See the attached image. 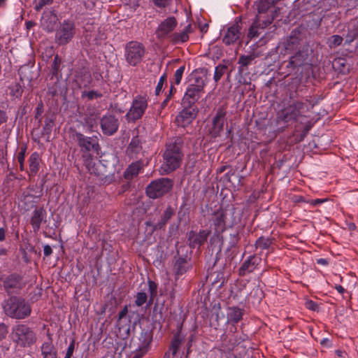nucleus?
I'll return each instance as SVG.
<instances>
[{
    "instance_id": "nucleus-51",
    "label": "nucleus",
    "mask_w": 358,
    "mask_h": 358,
    "mask_svg": "<svg viewBox=\"0 0 358 358\" xmlns=\"http://www.w3.org/2000/svg\"><path fill=\"white\" fill-rule=\"evenodd\" d=\"M90 157L91 156H88L85 160L86 166L91 173H94L96 176H99V173L97 171V169L95 167L96 164L91 158L90 159Z\"/></svg>"
},
{
    "instance_id": "nucleus-39",
    "label": "nucleus",
    "mask_w": 358,
    "mask_h": 358,
    "mask_svg": "<svg viewBox=\"0 0 358 358\" xmlns=\"http://www.w3.org/2000/svg\"><path fill=\"white\" fill-rule=\"evenodd\" d=\"M169 37L170 41L174 44L185 43L189 39V36L184 31L172 34Z\"/></svg>"
},
{
    "instance_id": "nucleus-50",
    "label": "nucleus",
    "mask_w": 358,
    "mask_h": 358,
    "mask_svg": "<svg viewBox=\"0 0 358 358\" xmlns=\"http://www.w3.org/2000/svg\"><path fill=\"white\" fill-rule=\"evenodd\" d=\"M54 125V118L52 116H47L45 120V124L43 127V131L45 134H48L51 132Z\"/></svg>"
},
{
    "instance_id": "nucleus-7",
    "label": "nucleus",
    "mask_w": 358,
    "mask_h": 358,
    "mask_svg": "<svg viewBox=\"0 0 358 358\" xmlns=\"http://www.w3.org/2000/svg\"><path fill=\"white\" fill-rule=\"evenodd\" d=\"M145 55V48L143 43L137 41H131L125 44L124 56L126 62L130 66L139 65Z\"/></svg>"
},
{
    "instance_id": "nucleus-42",
    "label": "nucleus",
    "mask_w": 358,
    "mask_h": 358,
    "mask_svg": "<svg viewBox=\"0 0 358 358\" xmlns=\"http://www.w3.org/2000/svg\"><path fill=\"white\" fill-rule=\"evenodd\" d=\"M164 85H167V74L166 73H164L159 78L158 83L157 84L155 94L156 96H158L160 94V93L162 92V89L164 87Z\"/></svg>"
},
{
    "instance_id": "nucleus-63",
    "label": "nucleus",
    "mask_w": 358,
    "mask_h": 358,
    "mask_svg": "<svg viewBox=\"0 0 358 358\" xmlns=\"http://www.w3.org/2000/svg\"><path fill=\"white\" fill-rule=\"evenodd\" d=\"M52 253V249L49 245H45L43 247V254L45 257H49Z\"/></svg>"
},
{
    "instance_id": "nucleus-3",
    "label": "nucleus",
    "mask_w": 358,
    "mask_h": 358,
    "mask_svg": "<svg viewBox=\"0 0 358 358\" xmlns=\"http://www.w3.org/2000/svg\"><path fill=\"white\" fill-rule=\"evenodd\" d=\"M206 83L207 76L206 75H198L197 71L193 73L190 76L181 101L196 105V103L204 93V87Z\"/></svg>"
},
{
    "instance_id": "nucleus-24",
    "label": "nucleus",
    "mask_w": 358,
    "mask_h": 358,
    "mask_svg": "<svg viewBox=\"0 0 358 358\" xmlns=\"http://www.w3.org/2000/svg\"><path fill=\"white\" fill-rule=\"evenodd\" d=\"M300 32L297 30H292L289 36L283 42L285 50L291 53L292 51L298 50L300 48Z\"/></svg>"
},
{
    "instance_id": "nucleus-1",
    "label": "nucleus",
    "mask_w": 358,
    "mask_h": 358,
    "mask_svg": "<svg viewBox=\"0 0 358 358\" xmlns=\"http://www.w3.org/2000/svg\"><path fill=\"white\" fill-rule=\"evenodd\" d=\"M278 0H259L255 2L257 14L256 19L249 29L248 37L257 38L260 33L259 29H264L270 25L278 15L279 8L275 6Z\"/></svg>"
},
{
    "instance_id": "nucleus-61",
    "label": "nucleus",
    "mask_w": 358,
    "mask_h": 358,
    "mask_svg": "<svg viewBox=\"0 0 358 358\" xmlns=\"http://www.w3.org/2000/svg\"><path fill=\"white\" fill-rule=\"evenodd\" d=\"M306 306L308 309L312 310H316L318 308V305L314 302L313 301H308L306 303Z\"/></svg>"
},
{
    "instance_id": "nucleus-43",
    "label": "nucleus",
    "mask_w": 358,
    "mask_h": 358,
    "mask_svg": "<svg viewBox=\"0 0 358 358\" xmlns=\"http://www.w3.org/2000/svg\"><path fill=\"white\" fill-rule=\"evenodd\" d=\"M103 96L102 93L99 91L90 90V91H83L81 94L82 98H87L88 100L92 101L98 98H101Z\"/></svg>"
},
{
    "instance_id": "nucleus-18",
    "label": "nucleus",
    "mask_w": 358,
    "mask_h": 358,
    "mask_svg": "<svg viewBox=\"0 0 358 358\" xmlns=\"http://www.w3.org/2000/svg\"><path fill=\"white\" fill-rule=\"evenodd\" d=\"M58 17L55 10L43 11L41 19V26L47 32H52L57 24Z\"/></svg>"
},
{
    "instance_id": "nucleus-35",
    "label": "nucleus",
    "mask_w": 358,
    "mask_h": 358,
    "mask_svg": "<svg viewBox=\"0 0 358 358\" xmlns=\"http://www.w3.org/2000/svg\"><path fill=\"white\" fill-rule=\"evenodd\" d=\"M190 268L189 263L183 257H179L174 265V269L177 275H181Z\"/></svg>"
},
{
    "instance_id": "nucleus-44",
    "label": "nucleus",
    "mask_w": 358,
    "mask_h": 358,
    "mask_svg": "<svg viewBox=\"0 0 358 358\" xmlns=\"http://www.w3.org/2000/svg\"><path fill=\"white\" fill-rule=\"evenodd\" d=\"M185 69V66L182 65L176 71L173 78V80H171V84L179 85L181 83V80H182Z\"/></svg>"
},
{
    "instance_id": "nucleus-36",
    "label": "nucleus",
    "mask_w": 358,
    "mask_h": 358,
    "mask_svg": "<svg viewBox=\"0 0 358 358\" xmlns=\"http://www.w3.org/2000/svg\"><path fill=\"white\" fill-rule=\"evenodd\" d=\"M98 113L92 112L85 115L84 123L90 131H94L98 126Z\"/></svg>"
},
{
    "instance_id": "nucleus-26",
    "label": "nucleus",
    "mask_w": 358,
    "mask_h": 358,
    "mask_svg": "<svg viewBox=\"0 0 358 358\" xmlns=\"http://www.w3.org/2000/svg\"><path fill=\"white\" fill-rule=\"evenodd\" d=\"M75 77L79 87H87L92 80L90 71L85 66L78 69L76 71Z\"/></svg>"
},
{
    "instance_id": "nucleus-56",
    "label": "nucleus",
    "mask_w": 358,
    "mask_h": 358,
    "mask_svg": "<svg viewBox=\"0 0 358 358\" xmlns=\"http://www.w3.org/2000/svg\"><path fill=\"white\" fill-rule=\"evenodd\" d=\"M43 112V103L41 102L40 103L38 104L37 107L36 108V110H35V115H34V117L36 120H38L39 122L41 121V115Z\"/></svg>"
},
{
    "instance_id": "nucleus-23",
    "label": "nucleus",
    "mask_w": 358,
    "mask_h": 358,
    "mask_svg": "<svg viewBox=\"0 0 358 358\" xmlns=\"http://www.w3.org/2000/svg\"><path fill=\"white\" fill-rule=\"evenodd\" d=\"M177 26V20L174 17H169L162 21L159 25L156 34L158 38H164Z\"/></svg>"
},
{
    "instance_id": "nucleus-20",
    "label": "nucleus",
    "mask_w": 358,
    "mask_h": 358,
    "mask_svg": "<svg viewBox=\"0 0 358 358\" xmlns=\"http://www.w3.org/2000/svg\"><path fill=\"white\" fill-rule=\"evenodd\" d=\"M241 20L236 21L234 24L227 28L226 33L222 38V42L226 45H230L236 43L241 37V27L240 23Z\"/></svg>"
},
{
    "instance_id": "nucleus-46",
    "label": "nucleus",
    "mask_w": 358,
    "mask_h": 358,
    "mask_svg": "<svg viewBox=\"0 0 358 358\" xmlns=\"http://www.w3.org/2000/svg\"><path fill=\"white\" fill-rule=\"evenodd\" d=\"M343 41V38L339 35H333L328 39L329 46L331 48H335L340 45Z\"/></svg>"
},
{
    "instance_id": "nucleus-17",
    "label": "nucleus",
    "mask_w": 358,
    "mask_h": 358,
    "mask_svg": "<svg viewBox=\"0 0 358 358\" xmlns=\"http://www.w3.org/2000/svg\"><path fill=\"white\" fill-rule=\"evenodd\" d=\"M303 108L304 103L303 102L296 101L281 111L280 118L285 122L296 120L301 115Z\"/></svg>"
},
{
    "instance_id": "nucleus-25",
    "label": "nucleus",
    "mask_w": 358,
    "mask_h": 358,
    "mask_svg": "<svg viewBox=\"0 0 358 358\" xmlns=\"http://www.w3.org/2000/svg\"><path fill=\"white\" fill-rule=\"evenodd\" d=\"M152 340V333L149 330H143L138 338L139 343H137L136 346V344L134 343L136 351L143 352V354H145L148 351V348L150 347Z\"/></svg>"
},
{
    "instance_id": "nucleus-45",
    "label": "nucleus",
    "mask_w": 358,
    "mask_h": 358,
    "mask_svg": "<svg viewBox=\"0 0 358 358\" xmlns=\"http://www.w3.org/2000/svg\"><path fill=\"white\" fill-rule=\"evenodd\" d=\"M176 92V89L173 84H171L169 92L166 94L165 99L162 102L160 108L164 109L168 104L169 101L172 99L174 94Z\"/></svg>"
},
{
    "instance_id": "nucleus-40",
    "label": "nucleus",
    "mask_w": 358,
    "mask_h": 358,
    "mask_svg": "<svg viewBox=\"0 0 358 358\" xmlns=\"http://www.w3.org/2000/svg\"><path fill=\"white\" fill-rule=\"evenodd\" d=\"M10 94L15 98H20L22 95L23 88L18 83H13L10 87Z\"/></svg>"
},
{
    "instance_id": "nucleus-22",
    "label": "nucleus",
    "mask_w": 358,
    "mask_h": 358,
    "mask_svg": "<svg viewBox=\"0 0 358 358\" xmlns=\"http://www.w3.org/2000/svg\"><path fill=\"white\" fill-rule=\"evenodd\" d=\"M240 342L241 338H238L234 332L231 334H224L222 336V343L219 350L224 353H230Z\"/></svg>"
},
{
    "instance_id": "nucleus-5",
    "label": "nucleus",
    "mask_w": 358,
    "mask_h": 358,
    "mask_svg": "<svg viewBox=\"0 0 358 358\" xmlns=\"http://www.w3.org/2000/svg\"><path fill=\"white\" fill-rule=\"evenodd\" d=\"M11 339L20 348L31 346L36 341V336L27 324H18L13 327Z\"/></svg>"
},
{
    "instance_id": "nucleus-29",
    "label": "nucleus",
    "mask_w": 358,
    "mask_h": 358,
    "mask_svg": "<svg viewBox=\"0 0 358 358\" xmlns=\"http://www.w3.org/2000/svg\"><path fill=\"white\" fill-rule=\"evenodd\" d=\"M46 212L43 208L35 209L33 212L30 223L35 232L38 231L41 227V224L43 221L46 222Z\"/></svg>"
},
{
    "instance_id": "nucleus-19",
    "label": "nucleus",
    "mask_w": 358,
    "mask_h": 358,
    "mask_svg": "<svg viewBox=\"0 0 358 358\" xmlns=\"http://www.w3.org/2000/svg\"><path fill=\"white\" fill-rule=\"evenodd\" d=\"M226 115L227 112L223 107L217 109L216 114L213 119L212 128L210 131L211 137H218L223 131Z\"/></svg>"
},
{
    "instance_id": "nucleus-4",
    "label": "nucleus",
    "mask_w": 358,
    "mask_h": 358,
    "mask_svg": "<svg viewBox=\"0 0 358 358\" xmlns=\"http://www.w3.org/2000/svg\"><path fill=\"white\" fill-rule=\"evenodd\" d=\"M2 306L5 314L13 319H24L31 312L29 303L22 297L10 296L3 301Z\"/></svg>"
},
{
    "instance_id": "nucleus-9",
    "label": "nucleus",
    "mask_w": 358,
    "mask_h": 358,
    "mask_svg": "<svg viewBox=\"0 0 358 358\" xmlns=\"http://www.w3.org/2000/svg\"><path fill=\"white\" fill-rule=\"evenodd\" d=\"M182 110L176 115L175 122L178 127H186L196 117L199 109L196 105L181 101Z\"/></svg>"
},
{
    "instance_id": "nucleus-59",
    "label": "nucleus",
    "mask_w": 358,
    "mask_h": 358,
    "mask_svg": "<svg viewBox=\"0 0 358 358\" xmlns=\"http://www.w3.org/2000/svg\"><path fill=\"white\" fill-rule=\"evenodd\" d=\"M128 313V308H127V306H125L122 309V310L118 313V318H117V322H118V324H120L122 320L126 317V315H127Z\"/></svg>"
},
{
    "instance_id": "nucleus-64",
    "label": "nucleus",
    "mask_w": 358,
    "mask_h": 358,
    "mask_svg": "<svg viewBox=\"0 0 358 358\" xmlns=\"http://www.w3.org/2000/svg\"><path fill=\"white\" fill-rule=\"evenodd\" d=\"M6 227H0V242L3 241L6 239Z\"/></svg>"
},
{
    "instance_id": "nucleus-12",
    "label": "nucleus",
    "mask_w": 358,
    "mask_h": 358,
    "mask_svg": "<svg viewBox=\"0 0 358 358\" xmlns=\"http://www.w3.org/2000/svg\"><path fill=\"white\" fill-rule=\"evenodd\" d=\"M75 24L71 20H64L55 34V41L59 45L67 44L75 34Z\"/></svg>"
},
{
    "instance_id": "nucleus-58",
    "label": "nucleus",
    "mask_w": 358,
    "mask_h": 358,
    "mask_svg": "<svg viewBox=\"0 0 358 358\" xmlns=\"http://www.w3.org/2000/svg\"><path fill=\"white\" fill-rule=\"evenodd\" d=\"M311 127H312L311 124H306L304 127V128L303 129L301 134L300 135L299 141H302L304 139V138L307 136L309 131L310 130Z\"/></svg>"
},
{
    "instance_id": "nucleus-52",
    "label": "nucleus",
    "mask_w": 358,
    "mask_h": 358,
    "mask_svg": "<svg viewBox=\"0 0 358 358\" xmlns=\"http://www.w3.org/2000/svg\"><path fill=\"white\" fill-rule=\"evenodd\" d=\"M136 299L135 301V303L137 306H142L148 299V296L145 292H140L136 294Z\"/></svg>"
},
{
    "instance_id": "nucleus-57",
    "label": "nucleus",
    "mask_w": 358,
    "mask_h": 358,
    "mask_svg": "<svg viewBox=\"0 0 358 358\" xmlns=\"http://www.w3.org/2000/svg\"><path fill=\"white\" fill-rule=\"evenodd\" d=\"M8 334V326L4 323H0V341L6 337Z\"/></svg>"
},
{
    "instance_id": "nucleus-33",
    "label": "nucleus",
    "mask_w": 358,
    "mask_h": 358,
    "mask_svg": "<svg viewBox=\"0 0 358 358\" xmlns=\"http://www.w3.org/2000/svg\"><path fill=\"white\" fill-rule=\"evenodd\" d=\"M255 57L254 55H241L238 60V64L240 65L238 67L239 74L245 73L248 71V66L252 64V62L255 59Z\"/></svg>"
},
{
    "instance_id": "nucleus-55",
    "label": "nucleus",
    "mask_w": 358,
    "mask_h": 358,
    "mask_svg": "<svg viewBox=\"0 0 358 358\" xmlns=\"http://www.w3.org/2000/svg\"><path fill=\"white\" fill-rule=\"evenodd\" d=\"M27 150V146L22 145L20 148V152L17 153V159L19 164H22V162H24L25 159V153Z\"/></svg>"
},
{
    "instance_id": "nucleus-34",
    "label": "nucleus",
    "mask_w": 358,
    "mask_h": 358,
    "mask_svg": "<svg viewBox=\"0 0 358 358\" xmlns=\"http://www.w3.org/2000/svg\"><path fill=\"white\" fill-rule=\"evenodd\" d=\"M243 310L238 307H229L227 313L228 322L238 323L243 317Z\"/></svg>"
},
{
    "instance_id": "nucleus-54",
    "label": "nucleus",
    "mask_w": 358,
    "mask_h": 358,
    "mask_svg": "<svg viewBox=\"0 0 358 358\" xmlns=\"http://www.w3.org/2000/svg\"><path fill=\"white\" fill-rule=\"evenodd\" d=\"M27 71H29V67H22L20 69L19 75L20 76V80L22 81H24V80L31 81L32 80L31 76H29L27 75Z\"/></svg>"
},
{
    "instance_id": "nucleus-38",
    "label": "nucleus",
    "mask_w": 358,
    "mask_h": 358,
    "mask_svg": "<svg viewBox=\"0 0 358 358\" xmlns=\"http://www.w3.org/2000/svg\"><path fill=\"white\" fill-rule=\"evenodd\" d=\"M273 238L269 237L260 236L255 242L256 248L267 250L273 243Z\"/></svg>"
},
{
    "instance_id": "nucleus-60",
    "label": "nucleus",
    "mask_w": 358,
    "mask_h": 358,
    "mask_svg": "<svg viewBox=\"0 0 358 358\" xmlns=\"http://www.w3.org/2000/svg\"><path fill=\"white\" fill-rule=\"evenodd\" d=\"M171 0H153L155 5L159 8H165Z\"/></svg>"
},
{
    "instance_id": "nucleus-62",
    "label": "nucleus",
    "mask_w": 358,
    "mask_h": 358,
    "mask_svg": "<svg viewBox=\"0 0 358 358\" xmlns=\"http://www.w3.org/2000/svg\"><path fill=\"white\" fill-rule=\"evenodd\" d=\"M8 115L6 111L0 110V126L8 121Z\"/></svg>"
},
{
    "instance_id": "nucleus-11",
    "label": "nucleus",
    "mask_w": 358,
    "mask_h": 358,
    "mask_svg": "<svg viewBox=\"0 0 358 358\" xmlns=\"http://www.w3.org/2000/svg\"><path fill=\"white\" fill-rule=\"evenodd\" d=\"M229 214L232 215L233 213L231 210L223 209H219L212 214L210 219L212 222L211 226L213 227L215 233H222L227 227H232L235 224L234 220H229L228 219L227 216Z\"/></svg>"
},
{
    "instance_id": "nucleus-27",
    "label": "nucleus",
    "mask_w": 358,
    "mask_h": 358,
    "mask_svg": "<svg viewBox=\"0 0 358 358\" xmlns=\"http://www.w3.org/2000/svg\"><path fill=\"white\" fill-rule=\"evenodd\" d=\"M41 352L43 358H59L57 349L52 343L50 337L42 344Z\"/></svg>"
},
{
    "instance_id": "nucleus-15",
    "label": "nucleus",
    "mask_w": 358,
    "mask_h": 358,
    "mask_svg": "<svg viewBox=\"0 0 358 358\" xmlns=\"http://www.w3.org/2000/svg\"><path fill=\"white\" fill-rule=\"evenodd\" d=\"M211 234V231L208 229H201L199 232L190 231L187 234V240L189 245L192 248H199L208 240Z\"/></svg>"
},
{
    "instance_id": "nucleus-10",
    "label": "nucleus",
    "mask_w": 358,
    "mask_h": 358,
    "mask_svg": "<svg viewBox=\"0 0 358 358\" xmlns=\"http://www.w3.org/2000/svg\"><path fill=\"white\" fill-rule=\"evenodd\" d=\"M148 97L145 95H137L133 101L131 106L126 115L129 121L136 122L141 118L148 108Z\"/></svg>"
},
{
    "instance_id": "nucleus-41",
    "label": "nucleus",
    "mask_w": 358,
    "mask_h": 358,
    "mask_svg": "<svg viewBox=\"0 0 358 358\" xmlns=\"http://www.w3.org/2000/svg\"><path fill=\"white\" fill-rule=\"evenodd\" d=\"M227 69V65L223 64H220L215 67L213 76L215 83H217L220 80L222 76L226 73Z\"/></svg>"
},
{
    "instance_id": "nucleus-13",
    "label": "nucleus",
    "mask_w": 358,
    "mask_h": 358,
    "mask_svg": "<svg viewBox=\"0 0 358 358\" xmlns=\"http://www.w3.org/2000/svg\"><path fill=\"white\" fill-rule=\"evenodd\" d=\"M74 139L83 152H98L99 145L96 136H86L80 132H76Z\"/></svg>"
},
{
    "instance_id": "nucleus-32",
    "label": "nucleus",
    "mask_w": 358,
    "mask_h": 358,
    "mask_svg": "<svg viewBox=\"0 0 358 358\" xmlns=\"http://www.w3.org/2000/svg\"><path fill=\"white\" fill-rule=\"evenodd\" d=\"M173 215L174 210L171 206H169L162 215L160 220L152 225L153 231L163 229Z\"/></svg>"
},
{
    "instance_id": "nucleus-53",
    "label": "nucleus",
    "mask_w": 358,
    "mask_h": 358,
    "mask_svg": "<svg viewBox=\"0 0 358 358\" xmlns=\"http://www.w3.org/2000/svg\"><path fill=\"white\" fill-rule=\"evenodd\" d=\"M61 62V59L59 57V56H55L53 62L51 66V71L53 76H56L57 74Z\"/></svg>"
},
{
    "instance_id": "nucleus-48",
    "label": "nucleus",
    "mask_w": 358,
    "mask_h": 358,
    "mask_svg": "<svg viewBox=\"0 0 358 358\" xmlns=\"http://www.w3.org/2000/svg\"><path fill=\"white\" fill-rule=\"evenodd\" d=\"M181 341L179 338L178 336H174L173 338L171 346H170V350L172 352V355L174 356L177 354L178 350L180 346Z\"/></svg>"
},
{
    "instance_id": "nucleus-30",
    "label": "nucleus",
    "mask_w": 358,
    "mask_h": 358,
    "mask_svg": "<svg viewBox=\"0 0 358 358\" xmlns=\"http://www.w3.org/2000/svg\"><path fill=\"white\" fill-rule=\"evenodd\" d=\"M142 150V143L138 136L132 138L127 148V154L130 158H136Z\"/></svg>"
},
{
    "instance_id": "nucleus-2",
    "label": "nucleus",
    "mask_w": 358,
    "mask_h": 358,
    "mask_svg": "<svg viewBox=\"0 0 358 358\" xmlns=\"http://www.w3.org/2000/svg\"><path fill=\"white\" fill-rule=\"evenodd\" d=\"M183 144L184 141L181 136H176L166 143L162 165L164 173H170L180 167L184 156L182 151Z\"/></svg>"
},
{
    "instance_id": "nucleus-8",
    "label": "nucleus",
    "mask_w": 358,
    "mask_h": 358,
    "mask_svg": "<svg viewBox=\"0 0 358 358\" xmlns=\"http://www.w3.org/2000/svg\"><path fill=\"white\" fill-rule=\"evenodd\" d=\"M171 179L161 178L152 181L145 189L147 196L152 199H158L169 193L173 188Z\"/></svg>"
},
{
    "instance_id": "nucleus-16",
    "label": "nucleus",
    "mask_w": 358,
    "mask_h": 358,
    "mask_svg": "<svg viewBox=\"0 0 358 358\" xmlns=\"http://www.w3.org/2000/svg\"><path fill=\"white\" fill-rule=\"evenodd\" d=\"M101 131L104 135L112 136L118 129L119 121L113 115H105L99 121Z\"/></svg>"
},
{
    "instance_id": "nucleus-31",
    "label": "nucleus",
    "mask_w": 358,
    "mask_h": 358,
    "mask_svg": "<svg viewBox=\"0 0 358 358\" xmlns=\"http://www.w3.org/2000/svg\"><path fill=\"white\" fill-rule=\"evenodd\" d=\"M358 39V20L350 22L348 33L345 36V45H350L355 40Z\"/></svg>"
},
{
    "instance_id": "nucleus-28",
    "label": "nucleus",
    "mask_w": 358,
    "mask_h": 358,
    "mask_svg": "<svg viewBox=\"0 0 358 358\" xmlns=\"http://www.w3.org/2000/svg\"><path fill=\"white\" fill-rule=\"evenodd\" d=\"M143 168V163L141 160H137L134 162H132L129 166L126 169L124 172L123 176L125 180H130L133 178H136L139 172Z\"/></svg>"
},
{
    "instance_id": "nucleus-49",
    "label": "nucleus",
    "mask_w": 358,
    "mask_h": 358,
    "mask_svg": "<svg viewBox=\"0 0 358 358\" xmlns=\"http://www.w3.org/2000/svg\"><path fill=\"white\" fill-rule=\"evenodd\" d=\"M53 0H34V9L36 11L41 10L44 6L50 5Z\"/></svg>"
},
{
    "instance_id": "nucleus-47",
    "label": "nucleus",
    "mask_w": 358,
    "mask_h": 358,
    "mask_svg": "<svg viewBox=\"0 0 358 358\" xmlns=\"http://www.w3.org/2000/svg\"><path fill=\"white\" fill-rule=\"evenodd\" d=\"M148 282L150 301H152L154 298L157 296V284L151 280H148Z\"/></svg>"
},
{
    "instance_id": "nucleus-21",
    "label": "nucleus",
    "mask_w": 358,
    "mask_h": 358,
    "mask_svg": "<svg viewBox=\"0 0 358 358\" xmlns=\"http://www.w3.org/2000/svg\"><path fill=\"white\" fill-rule=\"evenodd\" d=\"M262 259L255 255L249 256L238 268V275L245 276L252 273L261 263Z\"/></svg>"
},
{
    "instance_id": "nucleus-6",
    "label": "nucleus",
    "mask_w": 358,
    "mask_h": 358,
    "mask_svg": "<svg viewBox=\"0 0 358 358\" xmlns=\"http://www.w3.org/2000/svg\"><path fill=\"white\" fill-rule=\"evenodd\" d=\"M308 53L307 49H299L287 60L281 63L280 69L287 75L297 73L301 67L308 64Z\"/></svg>"
},
{
    "instance_id": "nucleus-14",
    "label": "nucleus",
    "mask_w": 358,
    "mask_h": 358,
    "mask_svg": "<svg viewBox=\"0 0 358 358\" xmlns=\"http://www.w3.org/2000/svg\"><path fill=\"white\" fill-rule=\"evenodd\" d=\"M22 277L17 273H11L3 280V287L8 295L17 294L24 287Z\"/></svg>"
},
{
    "instance_id": "nucleus-37",
    "label": "nucleus",
    "mask_w": 358,
    "mask_h": 358,
    "mask_svg": "<svg viewBox=\"0 0 358 358\" xmlns=\"http://www.w3.org/2000/svg\"><path fill=\"white\" fill-rule=\"evenodd\" d=\"M40 157L38 152H33L29 158V167L31 174H36L39 170Z\"/></svg>"
}]
</instances>
